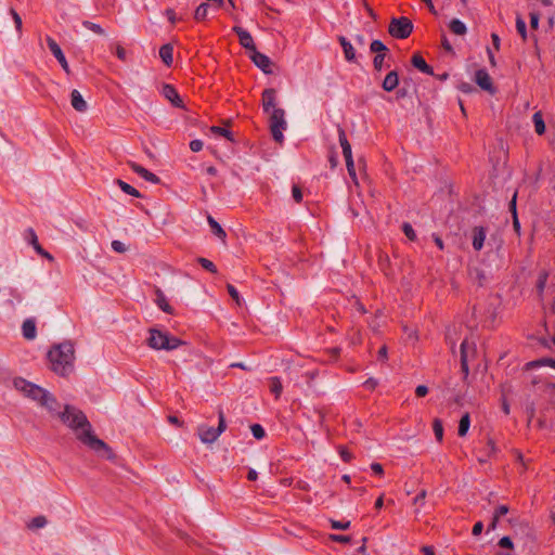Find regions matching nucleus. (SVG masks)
Returning <instances> with one entry per match:
<instances>
[{
	"mask_svg": "<svg viewBox=\"0 0 555 555\" xmlns=\"http://www.w3.org/2000/svg\"><path fill=\"white\" fill-rule=\"evenodd\" d=\"M385 56V53H380L374 57L373 65L376 70H380L383 68Z\"/></svg>",
	"mask_w": 555,
	"mask_h": 555,
	"instance_id": "42",
	"label": "nucleus"
},
{
	"mask_svg": "<svg viewBox=\"0 0 555 555\" xmlns=\"http://www.w3.org/2000/svg\"><path fill=\"white\" fill-rule=\"evenodd\" d=\"M449 28L453 34L459 36H463L467 31L466 25L457 18H454L450 22Z\"/></svg>",
	"mask_w": 555,
	"mask_h": 555,
	"instance_id": "26",
	"label": "nucleus"
},
{
	"mask_svg": "<svg viewBox=\"0 0 555 555\" xmlns=\"http://www.w3.org/2000/svg\"><path fill=\"white\" fill-rule=\"evenodd\" d=\"M22 333H23V336L28 340H33L36 338L37 328H36V323L33 319H27L23 322Z\"/></svg>",
	"mask_w": 555,
	"mask_h": 555,
	"instance_id": "19",
	"label": "nucleus"
},
{
	"mask_svg": "<svg viewBox=\"0 0 555 555\" xmlns=\"http://www.w3.org/2000/svg\"><path fill=\"white\" fill-rule=\"evenodd\" d=\"M293 197L295 198L296 202H300L302 199V193L299 188H293Z\"/></svg>",
	"mask_w": 555,
	"mask_h": 555,
	"instance_id": "60",
	"label": "nucleus"
},
{
	"mask_svg": "<svg viewBox=\"0 0 555 555\" xmlns=\"http://www.w3.org/2000/svg\"><path fill=\"white\" fill-rule=\"evenodd\" d=\"M75 360V345L68 340L51 346L47 352L49 370L62 377L69 376L74 372Z\"/></svg>",
	"mask_w": 555,
	"mask_h": 555,
	"instance_id": "2",
	"label": "nucleus"
},
{
	"mask_svg": "<svg viewBox=\"0 0 555 555\" xmlns=\"http://www.w3.org/2000/svg\"><path fill=\"white\" fill-rule=\"evenodd\" d=\"M48 524V519L46 516H42V515H39V516H36L34 518H31L28 522H27V528L29 530H38V529H41L43 527H46Z\"/></svg>",
	"mask_w": 555,
	"mask_h": 555,
	"instance_id": "24",
	"label": "nucleus"
},
{
	"mask_svg": "<svg viewBox=\"0 0 555 555\" xmlns=\"http://www.w3.org/2000/svg\"><path fill=\"white\" fill-rule=\"evenodd\" d=\"M426 496V491L425 490H422L420 492V494L414 499V503L417 504V503H421L423 502V500L425 499Z\"/></svg>",
	"mask_w": 555,
	"mask_h": 555,
	"instance_id": "63",
	"label": "nucleus"
},
{
	"mask_svg": "<svg viewBox=\"0 0 555 555\" xmlns=\"http://www.w3.org/2000/svg\"><path fill=\"white\" fill-rule=\"evenodd\" d=\"M168 422L172 425H176L178 427H182L183 426V422L180 421L177 416H173V415H169L168 416Z\"/></svg>",
	"mask_w": 555,
	"mask_h": 555,
	"instance_id": "58",
	"label": "nucleus"
},
{
	"mask_svg": "<svg viewBox=\"0 0 555 555\" xmlns=\"http://www.w3.org/2000/svg\"><path fill=\"white\" fill-rule=\"evenodd\" d=\"M83 26L98 35H104L103 28L98 24H94L91 22H85Z\"/></svg>",
	"mask_w": 555,
	"mask_h": 555,
	"instance_id": "41",
	"label": "nucleus"
},
{
	"mask_svg": "<svg viewBox=\"0 0 555 555\" xmlns=\"http://www.w3.org/2000/svg\"><path fill=\"white\" fill-rule=\"evenodd\" d=\"M412 64L423 73L430 72L429 66L427 65L426 61L420 54L413 55Z\"/></svg>",
	"mask_w": 555,
	"mask_h": 555,
	"instance_id": "30",
	"label": "nucleus"
},
{
	"mask_svg": "<svg viewBox=\"0 0 555 555\" xmlns=\"http://www.w3.org/2000/svg\"><path fill=\"white\" fill-rule=\"evenodd\" d=\"M268 115L272 137L276 142L282 143L284 139L283 131L287 128L285 112L284 109H274Z\"/></svg>",
	"mask_w": 555,
	"mask_h": 555,
	"instance_id": "6",
	"label": "nucleus"
},
{
	"mask_svg": "<svg viewBox=\"0 0 555 555\" xmlns=\"http://www.w3.org/2000/svg\"><path fill=\"white\" fill-rule=\"evenodd\" d=\"M30 236H31V245L34 246V248L36 249V251L39 254V253H42V247L40 246V244L38 243V238H37V235L31 231L30 232Z\"/></svg>",
	"mask_w": 555,
	"mask_h": 555,
	"instance_id": "47",
	"label": "nucleus"
},
{
	"mask_svg": "<svg viewBox=\"0 0 555 555\" xmlns=\"http://www.w3.org/2000/svg\"><path fill=\"white\" fill-rule=\"evenodd\" d=\"M250 59L263 73L270 74L272 72V62L267 55L255 50L251 53Z\"/></svg>",
	"mask_w": 555,
	"mask_h": 555,
	"instance_id": "11",
	"label": "nucleus"
},
{
	"mask_svg": "<svg viewBox=\"0 0 555 555\" xmlns=\"http://www.w3.org/2000/svg\"><path fill=\"white\" fill-rule=\"evenodd\" d=\"M233 31H235V34L237 35L242 47H244L247 50H250L251 53L256 50L254 39L248 31L238 26L233 27Z\"/></svg>",
	"mask_w": 555,
	"mask_h": 555,
	"instance_id": "13",
	"label": "nucleus"
},
{
	"mask_svg": "<svg viewBox=\"0 0 555 555\" xmlns=\"http://www.w3.org/2000/svg\"><path fill=\"white\" fill-rule=\"evenodd\" d=\"M159 56L162 61L167 65L170 66L173 61V48L171 44H165L159 49Z\"/></svg>",
	"mask_w": 555,
	"mask_h": 555,
	"instance_id": "22",
	"label": "nucleus"
},
{
	"mask_svg": "<svg viewBox=\"0 0 555 555\" xmlns=\"http://www.w3.org/2000/svg\"><path fill=\"white\" fill-rule=\"evenodd\" d=\"M339 454L345 462H350L353 457L352 454L345 448L339 449Z\"/></svg>",
	"mask_w": 555,
	"mask_h": 555,
	"instance_id": "49",
	"label": "nucleus"
},
{
	"mask_svg": "<svg viewBox=\"0 0 555 555\" xmlns=\"http://www.w3.org/2000/svg\"><path fill=\"white\" fill-rule=\"evenodd\" d=\"M338 139H339V143H340V146H341V150H343V155H344L345 160H346L348 173L352 178L354 183H357V177H356L354 164H353V159H352L351 145L348 142L346 133H345V131L343 129L338 130Z\"/></svg>",
	"mask_w": 555,
	"mask_h": 555,
	"instance_id": "8",
	"label": "nucleus"
},
{
	"mask_svg": "<svg viewBox=\"0 0 555 555\" xmlns=\"http://www.w3.org/2000/svg\"><path fill=\"white\" fill-rule=\"evenodd\" d=\"M399 85V77L397 72L392 70L387 74L383 81V89L387 92L395 90Z\"/></svg>",
	"mask_w": 555,
	"mask_h": 555,
	"instance_id": "21",
	"label": "nucleus"
},
{
	"mask_svg": "<svg viewBox=\"0 0 555 555\" xmlns=\"http://www.w3.org/2000/svg\"><path fill=\"white\" fill-rule=\"evenodd\" d=\"M225 430V421L223 414H219V424L217 427L208 424H201L197 427V435L203 443H214L219 436Z\"/></svg>",
	"mask_w": 555,
	"mask_h": 555,
	"instance_id": "5",
	"label": "nucleus"
},
{
	"mask_svg": "<svg viewBox=\"0 0 555 555\" xmlns=\"http://www.w3.org/2000/svg\"><path fill=\"white\" fill-rule=\"evenodd\" d=\"M498 555H514V543L509 537H503L498 542Z\"/></svg>",
	"mask_w": 555,
	"mask_h": 555,
	"instance_id": "18",
	"label": "nucleus"
},
{
	"mask_svg": "<svg viewBox=\"0 0 555 555\" xmlns=\"http://www.w3.org/2000/svg\"><path fill=\"white\" fill-rule=\"evenodd\" d=\"M422 551L425 555H435L434 548L431 546H424Z\"/></svg>",
	"mask_w": 555,
	"mask_h": 555,
	"instance_id": "64",
	"label": "nucleus"
},
{
	"mask_svg": "<svg viewBox=\"0 0 555 555\" xmlns=\"http://www.w3.org/2000/svg\"><path fill=\"white\" fill-rule=\"evenodd\" d=\"M403 232L410 240H415V232L409 223L403 224Z\"/></svg>",
	"mask_w": 555,
	"mask_h": 555,
	"instance_id": "46",
	"label": "nucleus"
},
{
	"mask_svg": "<svg viewBox=\"0 0 555 555\" xmlns=\"http://www.w3.org/2000/svg\"><path fill=\"white\" fill-rule=\"evenodd\" d=\"M207 15H208V4H206V3L199 4L194 12V17L197 21H204L207 17Z\"/></svg>",
	"mask_w": 555,
	"mask_h": 555,
	"instance_id": "35",
	"label": "nucleus"
},
{
	"mask_svg": "<svg viewBox=\"0 0 555 555\" xmlns=\"http://www.w3.org/2000/svg\"><path fill=\"white\" fill-rule=\"evenodd\" d=\"M208 223H209L214 234L216 236H218L219 238H221L222 241H224L227 234H225L224 230L221 228V225L211 217L208 218Z\"/></svg>",
	"mask_w": 555,
	"mask_h": 555,
	"instance_id": "28",
	"label": "nucleus"
},
{
	"mask_svg": "<svg viewBox=\"0 0 555 555\" xmlns=\"http://www.w3.org/2000/svg\"><path fill=\"white\" fill-rule=\"evenodd\" d=\"M491 39H492L494 49L496 51L500 50V38H499V36L496 34H492L491 35Z\"/></svg>",
	"mask_w": 555,
	"mask_h": 555,
	"instance_id": "62",
	"label": "nucleus"
},
{
	"mask_svg": "<svg viewBox=\"0 0 555 555\" xmlns=\"http://www.w3.org/2000/svg\"><path fill=\"white\" fill-rule=\"evenodd\" d=\"M70 105L78 113H86L89 108L88 102L76 89L70 92Z\"/></svg>",
	"mask_w": 555,
	"mask_h": 555,
	"instance_id": "14",
	"label": "nucleus"
},
{
	"mask_svg": "<svg viewBox=\"0 0 555 555\" xmlns=\"http://www.w3.org/2000/svg\"><path fill=\"white\" fill-rule=\"evenodd\" d=\"M339 42H340L341 48L344 50L345 59L348 62H353L356 60V51H354L352 44L348 40H346L344 37H341L339 39Z\"/></svg>",
	"mask_w": 555,
	"mask_h": 555,
	"instance_id": "23",
	"label": "nucleus"
},
{
	"mask_svg": "<svg viewBox=\"0 0 555 555\" xmlns=\"http://www.w3.org/2000/svg\"><path fill=\"white\" fill-rule=\"evenodd\" d=\"M371 468L376 475L380 476L384 473L383 466L379 463H373Z\"/></svg>",
	"mask_w": 555,
	"mask_h": 555,
	"instance_id": "59",
	"label": "nucleus"
},
{
	"mask_svg": "<svg viewBox=\"0 0 555 555\" xmlns=\"http://www.w3.org/2000/svg\"><path fill=\"white\" fill-rule=\"evenodd\" d=\"M116 55L119 60L125 61L127 57V51L121 46L116 47Z\"/></svg>",
	"mask_w": 555,
	"mask_h": 555,
	"instance_id": "53",
	"label": "nucleus"
},
{
	"mask_svg": "<svg viewBox=\"0 0 555 555\" xmlns=\"http://www.w3.org/2000/svg\"><path fill=\"white\" fill-rule=\"evenodd\" d=\"M262 107L267 114L274 109H280L276 107V92L274 89H266L262 92Z\"/></svg>",
	"mask_w": 555,
	"mask_h": 555,
	"instance_id": "12",
	"label": "nucleus"
},
{
	"mask_svg": "<svg viewBox=\"0 0 555 555\" xmlns=\"http://www.w3.org/2000/svg\"><path fill=\"white\" fill-rule=\"evenodd\" d=\"M166 15L171 24H175L178 21L176 13L172 10H167Z\"/></svg>",
	"mask_w": 555,
	"mask_h": 555,
	"instance_id": "61",
	"label": "nucleus"
},
{
	"mask_svg": "<svg viewBox=\"0 0 555 555\" xmlns=\"http://www.w3.org/2000/svg\"><path fill=\"white\" fill-rule=\"evenodd\" d=\"M413 25L406 17L392 18L389 25V34L395 38L404 39L412 33Z\"/></svg>",
	"mask_w": 555,
	"mask_h": 555,
	"instance_id": "7",
	"label": "nucleus"
},
{
	"mask_svg": "<svg viewBox=\"0 0 555 555\" xmlns=\"http://www.w3.org/2000/svg\"><path fill=\"white\" fill-rule=\"evenodd\" d=\"M198 262L201 263V266H202L204 269H206V270H208V271H210V272H212V273H216V272H217V268H216V266H215L210 260H208V259H206V258H199V259H198Z\"/></svg>",
	"mask_w": 555,
	"mask_h": 555,
	"instance_id": "40",
	"label": "nucleus"
},
{
	"mask_svg": "<svg viewBox=\"0 0 555 555\" xmlns=\"http://www.w3.org/2000/svg\"><path fill=\"white\" fill-rule=\"evenodd\" d=\"M486 241V230L481 227L474 228L472 231V243L475 250L483 248Z\"/></svg>",
	"mask_w": 555,
	"mask_h": 555,
	"instance_id": "15",
	"label": "nucleus"
},
{
	"mask_svg": "<svg viewBox=\"0 0 555 555\" xmlns=\"http://www.w3.org/2000/svg\"><path fill=\"white\" fill-rule=\"evenodd\" d=\"M209 131L216 135H221V137H224L227 140L229 141H233V137H232V133L227 130L225 128H221V127H218V126H212L210 127Z\"/></svg>",
	"mask_w": 555,
	"mask_h": 555,
	"instance_id": "34",
	"label": "nucleus"
},
{
	"mask_svg": "<svg viewBox=\"0 0 555 555\" xmlns=\"http://www.w3.org/2000/svg\"><path fill=\"white\" fill-rule=\"evenodd\" d=\"M482 529H483L482 522L481 521L476 522L473 527V534L479 535L482 532Z\"/></svg>",
	"mask_w": 555,
	"mask_h": 555,
	"instance_id": "57",
	"label": "nucleus"
},
{
	"mask_svg": "<svg viewBox=\"0 0 555 555\" xmlns=\"http://www.w3.org/2000/svg\"><path fill=\"white\" fill-rule=\"evenodd\" d=\"M228 292L230 294V296L236 301L238 302L240 301V296H238V293L237 291L235 289L234 286L232 285H228Z\"/></svg>",
	"mask_w": 555,
	"mask_h": 555,
	"instance_id": "56",
	"label": "nucleus"
},
{
	"mask_svg": "<svg viewBox=\"0 0 555 555\" xmlns=\"http://www.w3.org/2000/svg\"><path fill=\"white\" fill-rule=\"evenodd\" d=\"M147 346L156 351H171L184 345V341L178 337L156 327H152L147 332Z\"/></svg>",
	"mask_w": 555,
	"mask_h": 555,
	"instance_id": "4",
	"label": "nucleus"
},
{
	"mask_svg": "<svg viewBox=\"0 0 555 555\" xmlns=\"http://www.w3.org/2000/svg\"><path fill=\"white\" fill-rule=\"evenodd\" d=\"M251 433L256 439H262L264 437V430L258 424L251 426Z\"/></svg>",
	"mask_w": 555,
	"mask_h": 555,
	"instance_id": "44",
	"label": "nucleus"
},
{
	"mask_svg": "<svg viewBox=\"0 0 555 555\" xmlns=\"http://www.w3.org/2000/svg\"><path fill=\"white\" fill-rule=\"evenodd\" d=\"M12 384L15 391H17L24 398L36 402L48 413H53L56 411L57 400L47 389L34 384L30 380H27L24 377H15Z\"/></svg>",
	"mask_w": 555,
	"mask_h": 555,
	"instance_id": "3",
	"label": "nucleus"
},
{
	"mask_svg": "<svg viewBox=\"0 0 555 555\" xmlns=\"http://www.w3.org/2000/svg\"><path fill=\"white\" fill-rule=\"evenodd\" d=\"M154 301L160 310H163L166 313L173 314L172 307L169 305L166 296L160 289H156Z\"/></svg>",
	"mask_w": 555,
	"mask_h": 555,
	"instance_id": "20",
	"label": "nucleus"
},
{
	"mask_svg": "<svg viewBox=\"0 0 555 555\" xmlns=\"http://www.w3.org/2000/svg\"><path fill=\"white\" fill-rule=\"evenodd\" d=\"M11 14H12V17L14 20V23H15V26H16L17 30L21 31V29H22V18L20 17V15L14 10L11 11Z\"/></svg>",
	"mask_w": 555,
	"mask_h": 555,
	"instance_id": "52",
	"label": "nucleus"
},
{
	"mask_svg": "<svg viewBox=\"0 0 555 555\" xmlns=\"http://www.w3.org/2000/svg\"><path fill=\"white\" fill-rule=\"evenodd\" d=\"M542 366H550L555 370V360L544 358L538 361L529 362L527 364L528 370H534Z\"/></svg>",
	"mask_w": 555,
	"mask_h": 555,
	"instance_id": "27",
	"label": "nucleus"
},
{
	"mask_svg": "<svg viewBox=\"0 0 555 555\" xmlns=\"http://www.w3.org/2000/svg\"><path fill=\"white\" fill-rule=\"evenodd\" d=\"M203 142L201 140H193L190 142V149L193 152H199L203 149Z\"/></svg>",
	"mask_w": 555,
	"mask_h": 555,
	"instance_id": "48",
	"label": "nucleus"
},
{
	"mask_svg": "<svg viewBox=\"0 0 555 555\" xmlns=\"http://www.w3.org/2000/svg\"><path fill=\"white\" fill-rule=\"evenodd\" d=\"M415 393L418 397H425L428 393V388L424 385H420L416 387Z\"/></svg>",
	"mask_w": 555,
	"mask_h": 555,
	"instance_id": "55",
	"label": "nucleus"
},
{
	"mask_svg": "<svg viewBox=\"0 0 555 555\" xmlns=\"http://www.w3.org/2000/svg\"><path fill=\"white\" fill-rule=\"evenodd\" d=\"M508 513V507L506 505H500L495 512L494 517L495 519H500L502 516L506 515Z\"/></svg>",
	"mask_w": 555,
	"mask_h": 555,
	"instance_id": "45",
	"label": "nucleus"
},
{
	"mask_svg": "<svg viewBox=\"0 0 555 555\" xmlns=\"http://www.w3.org/2000/svg\"><path fill=\"white\" fill-rule=\"evenodd\" d=\"M328 539L333 542H339V543H349L351 541V538L348 535H340V534H330Z\"/></svg>",
	"mask_w": 555,
	"mask_h": 555,
	"instance_id": "43",
	"label": "nucleus"
},
{
	"mask_svg": "<svg viewBox=\"0 0 555 555\" xmlns=\"http://www.w3.org/2000/svg\"><path fill=\"white\" fill-rule=\"evenodd\" d=\"M530 26L533 29L539 27V15L537 13H530Z\"/></svg>",
	"mask_w": 555,
	"mask_h": 555,
	"instance_id": "51",
	"label": "nucleus"
},
{
	"mask_svg": "<svg viewBox=\"0 0 555 555\" xmlns=\"http://www.w3.org/2000/svg\"><path fill=\"white\" fill-rule=\"evenodd\" d=\"M112 248L117 251V253H124L126 250V247L124 245V243L119 242V241H114L112 243Z\"/></svg>",
	"mask_w": 555,
	"mask_h": 555,
	"instance_id": "50",
	"label": "nucleus"
},
{
	"mask_svg": "<svg viewBox=\"0 0 555 555\" xmlns=\"http://www.w3.org/2000/svg\"><path fill=\"white\" fill-rule=\"evenodd\" d=\"M534 131L537 134L542 135L545 132V122L543 120V116L541 112H537L532 116Z\"/></svg>",
	"mask_w": 555,
	"mask_h": 555,
	"instance_id": "25",
	"label": "nucleus"
},
{
	"mask_svg": "<svg viewBox=\"0 0 555 555\" xmlns=\"http://www.w3.org/2000/svg\"><path fill=\"white\" fill-rule=\"evenodd\" d=\"M546 279H547V274L546 273H542L538 280V288L540 292L543 291L544 286H545V283H546Z\"/></svg>",
	"mask_w": 555,
	"mask_h": 555,
	"instance_id": "54",
	"label": "nucleus"
},
{
	"mask_svg": "<svg viewBox=\"0 0 555 555\" xmlns=\"http://www.w3.org/2000/svg\"><path fill=\"white\" fill-rule=\"evenodd\" d=\"M330 525L334 530H347L351 522L349 520H335L330 519Z\"/></svg>",
	"mask_w": 555,
	"mask_h": 555,
	"instance_id": "36",
	"label": "nucleus"
},
{
	"mask_svg": "<svg viewBox=\"0 0 555 555\" xmlns=\"http://www.w3.org/2000/svg\"><path fill=\"white\" fill-rule=\"evenodd\" d=\"M269 388L275 397H279L282 392V383L278 377H271L269 379Z\"/></svg>",
	"mask_w": 555,
	"mask_h": 555,
	"instance_id": "33",
	"label": "nucleus"
},
{
	"mask_svg": "<svg viewBox=\"0 0 555 555\" xmlns=\"http://www.w3.org/2000/svg\"><path fill=\"white\" fill-rule=\"evenodd\" d=\"M475 81L482 90L491 94L495 93V88L493 86L492 79L485 69H478L476 72Z\"/></svg>",
	"mask_w": 555,
	"mask_h": 555,
	"instance_id": "10",
	"label": "nucleus"
},
{
	"mask_svg": "<svg viewBox=\"0 0 555 555\" xmlns=\"http://www.w3.org/2000/svg\"><path fill=\"white\" fill-rule=\"evenodd\" d=\"M49 414L69 428L75 438L96 455L104 459L114 456L112 449L96 436L88 417L78 408L73 405L61 406L57 403L56 411Z\"/></svg>",
	"mask_w": 555,
	"mask_h": 555,
	"instance_id": "1",
	"label": "nucleus"
},
{
	"mask_svg": "<svg viewBox=\"0 0 555 555\" xmlns=\"http://www.w3.org/2000/svg\"><path fill=\"white\" fill-rule=\"evenodd\" d=\"M469 426H470V420H469V415L468 414H465L462 416V418L460 420V424H459V435L461 437L465 436L469 429Z\"/></svg>",
	"mask_w": 555,
	"mask_h": 555,
	"instance_id": "32",
	"label": "nucleus"
},
{
	"mask_svg": "<svg viewBox=\"0 0 555 555\" xmlns=\"http://www.w3.org/2000/svg\"><path fill=\"white\" fill-rule=\"evenodd\" d=\"M162 93L175 106L182 107V100L180 99L177 90L173 87L169 85L164 86Z\"/></svg>",
	"mask_w": 555,
	"mask_h": 555,
	"instance_id": "17",
	"label": "nucleus"
},
{
	"mask_svg": "<svg viewBox=\"0 0 555 555\" xmlns=\"http://www.w3.org/2000/svg\"><path fill=\"white\" fill-rule=\"evenodd\" d=\"M468 347H469V344L466 340L461 344V363H462V369L465 373L468 371V366H467Z\"/></svg>",
	"mask_w": 555,
	"mask_h": 555,
	"instance_id": "29",
	"label": "nucleus"
},
{
	"mask_svg": "<svg viewBox=\"0 0 555 555\" xmlns=\"http://www.w3.org/2000/svg\"><path fill=\"white\" fill-rule=\"evenodd\" d=\"M46 41H47V44H48L51 53L55 56V59L60 63L63 70L66 74H69L70 69H69L68 62H67L61 47L59 46V43L52 37H49V36L46 38Z\"/></svg>",
	"mask_w": 555,
	"mask_h": 555,
	"instance_id": "9",
	"label": "nucleus"
},
{
	"mask_svg": "<svg viewBox=\"0 0 555 555\" xmlns=\"http://www.w3.org/2000/svg\"><path fill=\"white\" fill-rule=\"evenodd\" d=\"M516 28H517V31L520 35L521 39L524 41L527 40L526 23L520 16H517V18H516Z\"/></svg>",
	"mask_w": 555,
	"mask_h": 555,
	"instance_id": "38",
	"label": "nucleus"
},
{
	"mask_svg": "<svg viewBox=\"0 0 555 555\" xmlns=\"http://www.w3.org/2000/svg\"><path fill=\"white\" fill-rule=\"evenodd\" d=\"M130 167L135 173L141 176L146 181L154 183V184L159 182V178L156 175H154L153 172L145 169L144 167H142L135 163L130 164Z\"/></svg>",
	"mask_w": 555,
	"mask_h": 555,
	"instance_id": "16",
	"label": "nucleus"
},
{
	"mask_svg": "<svg viewBox=\"0 0 555 555\" xmlns=\"http://www.w3.org/2000/svg\"><path fill=\"white\" fill-rule=\"evenodd\" d=\"M371 51L376 53L377 54H380V53H385L387 51V48L386 46L379 41V40H374L372 43H371Z\"/></svg>",
	"mask_w": 555,
	"mask_h": 555,
	"instance_id": "39",
	"label": "nucleus"
},
{
	"mask_svg": "<svg viewBox=\"0 0 555 555\" xmlns=\"http://www.w3.org/2000/svg\"><path fill=\"white\" fill-rule=\"evenodd\" d=\"M433 429L437 440L440 442L443 439V426L440 420L436 418L433 423Z\"/></svg>",
	"mask_w": 555,
	"mask_h": 555,
	"instance_id": "37",
	"label": "nucleus"
},
{
	"mask_svg": "<svg viewBox=\"0 0 555 555\" xmlns=\"http://www.w3.org/2000/svg\"><path fill=\"white\" fill-rule=\"evenodd\" d=\"M116 183L121 189V191L125 192L126 194H129V195H131L133 197H140L141 196L140 192L137 189H134L130 184L126 183L125 181L117 180Z\"/></svg>",
	"mask_w": 555,
	"mask_h": 555,
	"instance_id": "31",
	"label": "nucleus"
}]
</instances>
